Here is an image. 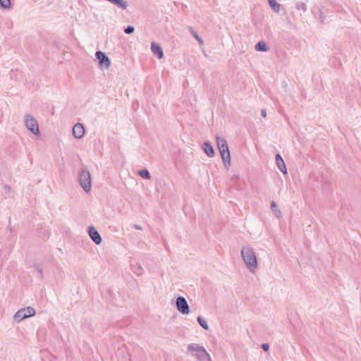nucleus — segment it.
<instances>
[{"label":"nucleus","mask_w":361,"mask_h":361,"mask_svg":"<svg viewBox=\"0 0 361 361\" xmlns=\"http://www.w3.org/2000/svg\"><path fill=\"white\" fill-rule=\"evenodd\" d=\"M203 150L204 153L209 157H212L214 155V149L209 142H205L203 144Z\"/></svg>","instance_id":"13"},{"label":"nucleus","mask_w":361,"mask_h":361,"mask_svg":"<svg viewBox=\"0 0 361 361\" xmlns=\"http://www.w3.org/2000/svg\"><path fill=\"white\" fill-rule=\"evenodd\" d=\"M241 257L247 268L250 272L255 273L258 267L257 255L254 250L248 246H243Z\"/></svg>","instance_id":"1"},{"label":"nucleus","mask_w":361,"mask_h":361,"mask_svg":"<svg viewBox=\"0 0 361 361\" xmlns=\"http://www.w3.org/2000/svg\"><path fill=\"white\" fill-rule=\"evenodd\" d=\"M25 125L26 128L34 135H38L39 127L36 119L30 114H27L25 115L24 119Z\"/></svg>","instance_id":"4"},{"label":"nucleus","mask_w":361,"mask_h":361,"mask_svg":"<svg viewBox=\"0 0 361 361\" xmlns=\"http://www.w3.org/2000/svg\"><path fill=\"white\" fill-rule=\"evenodd\" d=\"M261 114L264 118L267 117V111L265 109H262Z\"/></svg>","instance_id":"27"},{"label":"nucleus","mask_w":361,"mask_h":361,"mask_svg":"<svg viewBox=\"0 0 361 361\" xmlns=\"http://www.w3.org/2000/svg\"><path fill=\"white\" fill-rule=\"evenodd\" d=\"M176 305L177 310L183 314H188L190 313V307L184 297H178L176 301Z\"/></svg>","instance_id":"6"},{"label":"nucleus","mask_w":361,"mask_h":361,"mask_svg":"<svg viewBox=\"0 0 361 361\" xmlns=\"http://www.w3.org/2000/svg\"><path fill=\"white\" fill-rule=\"evenodd\" d=\"M190 32L192 34L193 37L198 41L199 44L200 45H202L203 43H204V41H203V39L202 38H200L199 37L197 33L192 28H190Z\"/></svg>","instance_id":"20"},{"label":"nucleus","mask_w":361,"mask_h":361,"mask_svg":"<svg viewBox=\"0 0 361 361\" xmlns=\"http://www.w3.org/2000/svg\"><path fill=\"white\" fill-rule=\"evenodd\" d=\"M151 51L152 54L157 56L159 59H161L164 56V52L162 48L159 44L156 42H152L151 44Z\"/></svg>","instance_id":"9"},{"label":"nucleus","mask_w":361,"mask_h":361,"mask_svg":"<svg viewBox=\"0 0 361 361\" xmlns=\"http://www.w3.org/2000/svg\"><path fill=\"white\" fill-rule=\"evenodd\" d=\"M135 30V28L133 26H131V25H128L126 29H125V32L126 34H131L134 32Z\"/></svg>","instance_id":"22"},{"label":"nucleus","mask_w":361,"mask_h":361,"mask_svg":"<svg viewBox=\"0 0 361 361\" xmlns=\"http://www.w3.org/2000/svg\"><path fill=\"white\" fill-rule=\"evenodd\" d=\"M87 232L88 235L90 236V226L87 228Z\"/></svg>","instance_id":"30"},{"label":"nucleus","mask_w":361,"mask_h":361,"mask_svg":"<svg viewBox=\"0 0 361 361\" xmlns=\"http://www.w3.org/2000/svg\"><path fill=\"white\" fill-rule=\"evenodd\" d=\"M262 348L264 351H268L269 349V345L268 343H263Z\"/></svg>","instance_id":"26"},{"label":"nucleus","mask_w":361,"mask_h":361,"mask_svg":"<svg viewBox=\"0 0 361 361\" xmlns=\"http://www.w3.org/2000/svg\"><path fill=\"white\" fill-rule=\"evenodd\" d=\"M136 269L137 274L140 275L142 270V266L140 264H137Z\"/></svg>","instance_id":"24"},{"label":"nucleus","mask_w":361,"mask_h":361,"mask_svg":"<svg viewBox=\"0 0 361 361\" xmlns=\"http://www.w3.org/2000/svg\"><path fill=\"white\" fill-rule=\"evenodd\" d=\"M138 173L143 178L149 180L151 178L150 173L147 169L140 171Z\"/></svg>","instance_id":"19"},{"label":"nucleus","mask_w":361,"mask_h":361,"mask_svg":"<svg viewBox=\"0 0 361 361\" xmlns=\"http://www.w3.org/2000/svg\"><path fill=\"white\" fill-rule=\"evenodd\" d=\"M85 133V128L80 123H76L73 128V134L76 138H81Z\"/></svg>","instance_id":"8"},{"label":"nucleus","mask_w":361,"mask_h":361,"mask_svg":"<svg viewBox=\"0 0 361 361\" xmlns=\"http://www.w3.org/2000/svg\"><path fill=\"white\" fill-rule=\"evenodd\" d=\"M78 180L86 192L90 191V172L87 169H82L78 173Z\"/></svg>","instance_id":"3"},{"label":"nucleus","mask_w":361,"mask_h":361,"mask_svg":"<svg viewBox=\"0 0 361 361\" xmlns=\"http://www.w3.org/2000/svg\"><path fill=\"white\" fill-rule=\"evenodd\" d=\"M255 50L258 51H267L269 50V47L266 43V42L262 40L259 41L255 47Z\"/></svg>","instance_id":"15"},{"label":"nucleus","mask_w":361,"mask_h":361,"mask_svg":"<svg viewBox=\"0 0 361 361\" xmlns=\"http://www.w3.org/2000/svg\"><path fill=\"white\" fill-rule=\"evenodd\" d=\"M276 164L279 168V169L283 173H287V169L286 164L284 163L283 159L279 154L276 155Z\"/></svg>","instance_id":"10"},{"label":"nucleus","mask_w":361,"mask_h":361,"mask_svg":"<svg viewBox=\"0 0 361 361\" xmlns=\"http://www.w3.org/2000/svg\"><path fill=\"white\" fill-rule=\"evenodd\" d=\"M37 271L39 272V274L40 275H42V269H41L39 267H37Z\"/></svg>","instance_id":"28"},{"label":"nucleus","mask_w":361,"mask_h":361,"mask_svg":"<svg viewBox=\"0 0 361 361\" xmlns=\"http://www.w3.org/2000/svg\"><path fill=\"white\" fill-rule=\"evenodd\" d=\"M195 357L198 361H212L211 357L205 348L202 350L198 354H196Z\"/></svg>","instance_id":"12"},{"label":"nucleus","mask_w":361,"mask_h":361,"mask_svg":"<svg viewBox=\"0 0 361 361\" xmlns=\"http://www.w3.org/2000/svg\"><path fill=\"white\" fill-rule=\"evenodd\" d=\"M271 208L274 213L276 217L280 218L281 216V212L279 209L277 208V204L274 201H272L271 202Z\"/></svg>","instance_id":"17"},{"label":"nucleus","mask_w":361,"mask_h":361,"mask_svg":"<svg viewBox=\"0 0 361 361\" xmlns=\"http://www.w3.org/2000/svg\"><path fill=\"white\" fill-rule=\"evenodd\" d=\"M0 5L4 8H8L11 6L10 0H0Z\"/></svg>","instance_id":"21"},{"label":"nucleus","mask_w":361,"mask_h":361,"mask_svg":"<svg viewBox=\"0 0 361 361\" xmlns=\"http://www.w3.org/2000/svg\"><path fill=\"white\" fill-rule=\"evenodd\" d=\"M95 56L99 61V66L102 69H109L111 65L109 58L102 51H98L96 52Z\"/></svg>","instance_id":"7"},{"label":"nucleus","mask_w":361,"mask_h":361,"mask_svg":"<svg viewBox=\"0 0 361 361\" xmlns=\"http://www.w3.org/2000/svg\"><path fill=\"white\" fill-rule=\"evenodd\" d=\"M199 324L205 330H208L209 326L207 322L202 317L199 316L197 318Z\"/></svg>","instance_id":"18"},{"label":"nucleus","mask_w":361,"mask_h":361,"mask_svg":"<svg viewBox=\"0 0 361 361\" xmlns=\"http://www.w3.org/2000/svg\"><path fill=\"white\" fill-rule=\"evenodd\" d=\"M217 142V146L221 157V159L224 161L225 167L228 169L231 166V155L228 149V146L226 142V140L219 136L216 137Z\"/></svg>","instance_id":"2"},{"label":"nucleus","mask_w":361,"mask_h":361,"mask_svg":"<svg viewBox=\"0 0 361 361\" xmlns=\"http://www.w3.org/2000/svg\"><path fill=\"white\" fill-rule=\"evenodd\" d=\"M92 240L94 241L97 245L101 244L102 240L99 233L93 226H92Z\"/></svg>","instance_id":"14"},{"label":"nucleus","mask_w":361,"mask_h":361,"mask_svg":"<svg viewBox=\"0 0 361 361\" xmlns=\"http://www.w3.org/2000/svg\"><path fill=\"white\" fill-rule=\"evenodd\" d=\"M124 353H126L127 355L128 356V350L125 348H118V351H117V354L119 355V354H124Z\"/></svg>","instance_id":"23"},{"label":"nucleus","mask_w":361,"mask_h":361,"mask_svg":"<svg viewBox=\"0 0 361 361\" xmlns=\"http://www.w3.org/2000/svg\"><path fill=\"white\" fill-rule=\"evenodd\" d=\"M204 348L197 343H191L188 346V350L192 356L195 357L196 354H198Z\"/></svg>","instance_id":"11"},{"label":"nucleus","mask_w":361,"mask_h":361,"mask_svg":"<svg viewBox=\"0 0 361 361\" xmlns=\"http://www.w3.org/2000/svg\"><path fill=\"white\" fill-rule=\"evenodd\" d=\"M35 314V311L32 307H27L26 308L21 309L18 310L15 314H14V319L20 322L23 319L34 316Z\"/></svg>","instance_id":"5"},{"label":"nucleus","mask_w":361,"mask_h":361,"mask_svg":"<svg viewBox=\"0 0 361 361\" xmlns=\"http://www.w3.org/2000/svg\"><path fill=\"white\" fill-rule=\"evenodd\" d=\"M4 189L6 190L7 193H9L11 190V187L9 185L5 184L4 185Z\"/></svg>","instance_id":"25"},{"label":"nucleus","mask_w":361,"mask_h":361,"mask_svg":"<svg viewBox=\"0 0 361 361\" xmlns=\"http://www.w3.org/2000/svg\"><path fill=\"white\" fill-rule=\"evenodd\" d=\"M134 227H135V228H136L137 230H141L142 229V227L138 226V225H135Z\"/></svg>","instance_id":"29"},{"label":"nucleus","mask_w":361,"mask_h":361,"mask_svg":"<svg viewBox=\"0 0 361 361\" xmlns=\"http://www.w3.org/2000/svg\"><path fill=\"white\" fill-rule=\"evenodd\" d=\"M269 6H271V9L276 12L279 13L280 11L281 8V4L276 2V0H268Z\"/></svg>","instance_id":"16"}]
</instances>
